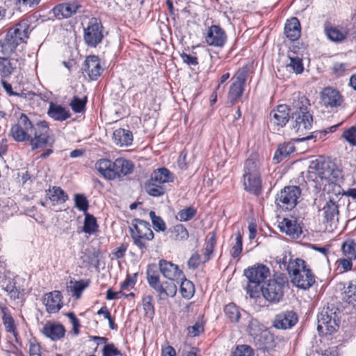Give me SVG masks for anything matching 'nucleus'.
Instances as JSON below:
<instances>
[{"instance_id": "obj_12", "label": "nucleus", "mask_w": 356, "mask_h": 356, "mask_svg": "<svg viewBox=\"0 0 356 356\" xmlns=\"http://www.w3.org/2000/svg\"><path fill=\"white\" fill-rule=\"evenodd\" d=\"M291 120L293 128L296 132L302 136L300 141H305L316 137L317 133L312 132L309 135L305 136L307 131L310 130L313 124V116L310 112H304L301 113H291Z\"/></svg>"}, {"instance_id": "obj_5", "label": "nucleus", "mask_w": 356, "mask_h": 356, "mask_svg": "<svg viewBox=\"0 0 356 356\" xmlns=\"http://www.w3.org/2000/svg\"><path fill=\"white\" fill-rule=\"evenodd\" d=\"M95 168L105 179L114 180L131 174L134 165L132 161L124 158H118L113 161L103 159L97 161Z\"/></svg>"}, {"instance_id": "obj_39", "label": "nucleus", "mask_w": 356, "mask_h": 356, "mask_svg": "<svg viewBox=\"0 0 356 356\" xmlns=\"http://www.w3.org/2000/svg\"><path fill=\"white\" fill-rule=\"evenodd\" d=\"M145 191L151 196L160 197L165 193V188L159 184H157L149 179L145 184Z\"/></svg>"}, {"instance_id": "obj_43", "label": "nucleus", "mask_w": 356, "mask_h": 356, "mask_svg": "<svg viewBox=\"0 0 356 356\" xmlns=\"http://www.w3.org/2000/svg\"><path fill=\"white\" fill-rule=\"evenodd\" d=\"M261 342L260 348L269 351L275 347V341L273 334L269 332H264L257 339Z\"/></svg>"}, {"instance_id": "obj_14", "label": "nucleus", "mask_w": 356, "mask_h": 356, "mask_svg": "<svg viewBox=\"0 0 356 356\" xmlns=\"http://www.w3.org/2000/svg\"><path fill=\"white\" fill-rule=\"evenodd\" d=\"M103 38V26L101 22L97 18L90 19L83 29L85 44L89 47L95 48L102 42Z\"/></svg>"}, {"instance_id": "obj_50", "label": "nucleus", "mask_w": 356, "mask_h": 356, "mask_svg": "<svg viewBox=\"0 0 356 356\" xmlns=\"http://www.w3.org/2000/svg\"><path fill=\"white\" fill-rule=\"evenodd\" d=\"M75 207L84 214L88 213L89 202L83 194L76 193L74 196Z\"/></svg>"}, {"instance_id": "obj_42", "label": "nucleus", "mask_w": 356, "mask_h": 356, "mask_svg": "<svg viewBox=\"0 0 356 356\" xmlns=\"http://www.w3.org/2000/svg\"><path fill=\"white\" fill-rule=\"evenodd\" d=\"M180 292L184 298L189 299L193 296L194 285L192 282L188 280L184 276V279H180Z\"/></svg>"}, {"instance_id": "obj_46", "label": "nucleus", "mask_w": 356, "mask_h": 356, "mask_svg": "<svg viewBox=\"0 0 356 356\" xmlns=\"http://www.w3.org/2000/svg\"><path fill=\"white\" fill-rule=\"evenodd\" d=\"M143 308L146 317L153 318L155 312L153 305V298L150 295L145 296L142 300Z\"/></svg>"}, {"instance_id": "obj_20", "label": "nucleus", "mask_w": 356, "mask_h": 356, "mask_svg": "<svg viewBox=\"0 0 356 356\" xmlns=\"http://www.w3.org/2000/svg\"><path fill=\"white\" fill-rule=\"evenodd\" d=\"M321 99L325 107L333 108L341 106L343 97L337 90L327 87L321 92Z\"/></svg>"}, {"instance_id": "obj_26", "label": "nucleus", "mask_w": 356, "mask_h": 356, "mask_svg": "<svg viewBox=\"0 0 356 356\" xmlns=\"http://www.w3.org/2000/svg\"><path fill=\"white\" fill-rule=\"evenodd\" d=\"M280 230L286 235L298 238L302 234V227L296 220L284 218L280 225Z\"/></svg>"}, {"instance_id": "obj_18", "label": "nucleus", "mask_w": 356, "mask_h": 356, "mask_svg": "<svg viewBox=\"0 0 356 356\" xmlns=\"http://www.w3.org/2000/svg\"><path fill=\"white\" fill-rule=\"evenodd\" d=\"M81 7L79 1L71 0L55 6L51 9V13L56 19H62L72 17Z\"/></svg>"}, {"instance_id": "obj_30", "label": "nucleus", "mask_w": 356, "mask_h": 356, "mask_svg": "<svg viewBox=\"0 0 356 356\" xmlns=\"http://www.w3.org/2000/svg\"><path fill=\"white\" fill-rule=\"evenodd\" d=\"M47 114L51 118L60 122L66 120L71 116L70 111L65 108L52 102L49 104Z\"/></svg>"}, {"instance_id": "obj_32", "label": "nucleus", "mask_w": 356, "mask_h": 356, "mask_svg": "<svg viewBox=\"0 0 356 356\" xmlns=\"http://www.w3.org/2000/svg\"><path fill=\"white\" fill-rule=\"evenodd\" d=\"M65 328L62 325L51 323L46 324L42 330L43 334L46 337L54 341L62 338L65 334Z\"/></svg>"}, {"instance_id": "obj_38", "label": "nucleus", "mask_w": 356, "mask_h": 356, "mask_svg": "<svg viewBox=\"0 0 356 356\" xmlns=\"http://www.w3.org/2000/svg\"><path fill=\"white\" fill-rule=\"evenodd\" d=\"M84 215L83 232L89 235L95 234L98 232L99 228L96 218L88 213H86Z\"/></svg>"}, {"instance_id": "obj_21", "label": "nucleus", "mask_w": 356, "mask_h": 356, "mask_svg": "<svg viewBox=\"0 0 356 356\" xmlns=\"http://www.w3.org/2000/svg\"><path fill=\"white\" fill-rule=\"evenodd\" d=\"M298 321V316L293 311H284L277 314L273 322L277 329L287 330L293 327Z\"/></svg>"}, {"instance_id": "obj_27", "label": "nucleus", "mask_w": 356, "mask_h": 356, "mask_svg": "<svg viewBox=\"0 0 356 356\" xmlns=\"http://www.w3.org/2000/svg\"><path fill=\"white\" fill-rule=\"evenodd\" d=\"M46 195L52 205L62 204L66 202L69 196L60 186H54L46 191Z\"/></svg>"}, {"instance_id": "obj_11", "label": "nucleus", "mask_w": 356, "mask_h": 356, "mask_svg": "<svg viewBox=\"0 0 356 356\" xmlns=\"http://www.w3.org/2000/svg\"><path fill=\"white\" fill-rule=\"evenodd\" d=\"M34 136L31 135V139L28 141L32 150L52 146L55 142L53 136L50 134V129L46 121H40L34 125L33 130Z\"/></svg>"}, {"instance_id": "obj_16", "label": "nucleus", "mask_w": 356, "mask_h": 356, "mask_svg": "<svg viewBox=\"0 0 356 356\" xmlns=\"http://www.w3.org/2000/svg\"><path fill=\"white\" fill-rule=\"evenodd\" d=\"M203 38L207 45L220 49L223 48L227 41L225 31L216 24L206 29L203 33Z\"/></svg>"}, {"instance_id": "obj_7", "label": "nucleus", "mask_w": 356, "mask_h": 356, "mask_svg": "<svg viewBox=\"0 0 356 356\" xmlns=\"http://www.w3.org/2000/svg\"><path fill=\"white\" fill-rule=\"evenodd\" d=\"M244 275L249 281L247 293L254 298L258 296L259 285L270 276V270L264 264H257L245 270Z\"/></svg>"}, {"instance_id": "obj_4", "label": "nucleus", "mask_w": 356, "mask_h": 356, "mask_svg": "<svg viewBox=\"0 0 356 356\" xmlns=\"http://www.w3.org/2000/svg\"><path fill=\"white\" fill-rule=\"evenodd\" d=\"M243 185L251 194L259 195L261 193V163L257 154H252L245 162Z\"/></svg>"}, {"instance_id": "obj_44", "label": "nucleus", "mask_w": 356, "mask_h": 356, "mask_svg": "<svg viewBox=\"0 0 356 356\" xmlns=\"http://www.w3.org/2000/svg\"><path fill=\"white\" fill-rule=\"evenodd\" d=\"M264 330V326L259 322L258 320L255 318H252L250 320L248 325V332L250 336H252L254 339H257L258 337L262 334V331Z\"/></svg>"}, {"instance_id": "obj_62", "label": "nucleus", "mask_w": 356, "mask_h": 356, "mask_svg": "<svg viewBox=\"0 0 356 356\" xmlns=\"http://www.w3.org/2000/svg\"><path fill=\"white\" fill-rule=\"evenodd\" d=\"M67 316L70 320V322L73 326V331L75 334H79V329L81 326L79 320L76 318L75 314L72 312H70L67 314Z\"/></svg>"}, {"instance_id": "obj_60", "label": "nucleus", "mask_w": 356, "mask_h": 356, "mask_svg": "<svg viewBox=\"0 0 356 356\" xmlns=\"http://www.w3.org/2000/svg\"><path fill=\"white\" fill-rule=\"evenodd\" d=\"M137 274L135 273L132 276L128 275L125 280L121 283L120 288L122 290H129L134 288L136 282Z\"/></svg>"}, {"instance_id": "obj_59", "label": "nucleus", "mask_w": 356, "mask_h": 356, "mask_svg": "<svg viewBox=\"0 0 356 356\" xmlns=\"http://www.w3.org/2000/svg\"><path fill=\"white\" fill-rule=\"evenodd\" d=\"M342 136L349 144L356 146V127H351L343 132Z\"/></svg>"}, {"instance_id": "obj_54", "label": "nucleus", "mask_w": 356, "mask_h": 356, "mask_svg": "<svg viewBox=\"0 0 356 356\" xmlns=\"http://www.w3.org/2000/svg\"><path fill=\"white\" fill-rule=\"evenodd\" d=\"M86 98L81 99L76 96H74L70 105L74 113H81L85 110L86 105Z\"/></svg>"}, {"instance_id": "obj_1", "label": "nucleus", "mask_w": 356, "mask_h": 356, "mask_svg": "<svg viewBox=\"0 0 356 356\" xmlns=\"http://www.w3.org/2000/svg\"><path fill=\"white\" fill-rule=\"evenodd\" d=\"M146 278L149 286L156 293L159 302L176 296L177 284L184 274L179 266L171 261L161 259L159 266L149 264L147 266Z\"/></svg>"}, {"instance_id": "obj_3", "label": "nucleus", "mask_w": 356, "mask_h": 356, "mask_svg": "<svg viewBox=\"0 0 356 356\" xmlns=\"http://www.w3.org/2000/svg\"><path fill=\"white\" fill-rule=\"evenodd\" d=\"M29 36V24L26 21H21L9 29L5 38L0 40V56L17 57V47L26 43Z\"/></svg>"}, {"instance_id": "obj_55", "label": "nucleus", "mask_w": 356, "mask_h": 356, "mask_svg": "<svg viewBox=\"0 0 356 356\" xmlns=\"http://www.w3.org/2000/svg\"><path fill=\"white\" fill-rule=\"evenodd\" d=\"M243 250V238L240 232H238L235 238V244L232 247L230 253L233 258L239 257Z\"/></svg>"}, {"instance_id": "obj_2", "label": "nucleus", "mask_w": 356, "mask_h": 356, "mask_svg": "<svg viewBox=\"0 0 356 356\" xmlns=\"http://www.w3.org/2000/svg\"><path fill=\"white\" fill-rule=\"evenodd\" d=\"M286 268L291 283L298 289L307 290L315 283V275L306 261L292 255H283L280 266Z\"/></svg>"}, {"instance_id": "obj_58", "label": "nucleus", "mask_w": 356, "mask_h": 356, "mask_svg": "<svg viewBox=\"0 0 356 356\" xmlns=\"http://www.w3.org/2000/svg\"><path fill=\"white\" fill-rule=\"evenodd\" d=\"M234 356H254V351L248 345H238L233 353Z\"/></svg>"}, {"instance_id": "obj_33", "label": "nucleus", "mask_w": 356, "mask_h": 356, "mask_svg": "<svg viewBox=\"0 0 356 356\" xmlns=\"http://www.w3.org/2000/svg\"><path fill=\"white\" fill-rule=\"evenodd\" d=\"M294 151L295 147L293 143L291 142L284 143L278 146L275 152L273 161L275 163H279Z\"/></svg>"}, {"instance_id": "obj_56", "label": "nucleus", "mask_w": 356, "mask_h": 356, "mask_svg": "<svg viewBox=\"0 0 356 356\" xmlns=\"http://www.w3.org/2000/svg\"><path fill=\"white\" fill-rule=\"evenodd\" d=\"M2 320H3V323L6 327V331L8 332L13 333V335L16 338V341H17V332L15 330V323H14V320H13V317L11 316L10 314L6 315L4 316H2Z\"/></svg>"}, {"instance_id": "obj_6", "label": "nucleus", "mask_w": 356, "mask_h": 356, "mask_svg": "<svg viewBox=\"0 0 356 356\" xmlns=\"http://www.w3.org/2000/svg\"><path fill=\"white\" fill-rule=\"evenodd\" d=\"M287 277L281 273L270 279L259 289L264 298L270 303H278L284 296V289L288 286Z\"/></svg>"}, {"instance_id": "obj_51", "label": "nucleus", "mask_w": 356, "mask_h": 356, "mask_svg": "<svg viewBox=\"0 0 356 356\" xmlns=\"http://www.w3.org/2000/svg\"><path fill=\"white\" fill-rule=\"evenodd\" d=\"M149 215L156 232H164L166 229L165 222L160 216H156L154 211H151Z\"/></svg>"}, {"instance_id": "obj_13", "label": "nucleus", "mask_w": 356, "mask_h": 356, "mask_svg": "<svg viewBox=\"0 0 356 356\" xmlns=\"http://www.w3.org/2000/svg\"><path fill=\"white\" fill-rule=\"evenodd\" d=\"M300 194L301 190L299 186H285L277 194L275 203L282 209L291 210L296 206Z\"/></svg>"}, {"instance_id": "obj_36", "label": "nucleus", "mask_w": 356, "mask_h": 356, "mask_svg": "<svg viewBox=\"0 0 356 356\" xmlns=\"http://www.w3.org/2000/svg\"><path fill=\"white\" fill-rule=\"evenodd\" d=\"M343 289V300L354 307L356 306V280L349 282Z\"/></svg>"}, {"instance_id": "obj_41", "label": "nucleus", "mask_w": 356, "mask_h": 356, "mask_svg": "<svg viewBox=\"0 0 356 356\" xmlns=\"http://www.w3.org/2000/svg\"><path fill=\"white\" fill-rule=\"evenodd\" d=\"M172 237L176 241H186L188 238L187 229L182 224H177L170 229Z\"/></svg>"}, {"instance_id": "obj_17", "label": "nucleus", "mask_w": 356, "mask_h": 356, "mask_svg": "<svg viewBox=\"0 0 356 356\" xmlns=\"http://www.w3.org/2000/svg\"><path fill=\"white\" fill-rule=\"evenodd\" d=\"M289 120V108L286 104L278 105L269 114V124L273 131H279Z\"/></svg>"}, {"instance_id": "obj_64", "label": "nucleus", "mask_w": 356, "mask_h": 356, "mask_svg": "<svg viewBox=\"0 0 356 356\" xmlns=\"http://www.w3.org/2000/svg\"><path fill=\"white\" fill-rule=\"evenodd\" d=\"M348 65L344 63H336L333 65V72L337 75H342L343 72L347 70Z\"/></svg>"}, {"instance_id": "obj_28", "label": "nucleus", "mask_w": 356, "mask_h": 356, "mask_svg": "<svg viewBox=\"0 0 356 356\" xmlns=\"http://www.w3.org/2000/svg\"><path fill=\"white\" fill-rule=\"evenodd\" d=\"M310 102L307 97L300 93L294 94L291 104V113L309 112Z\"/></svg>"}, {"instance_id": "obj_15", "label": "nucleus", "mask_w": 356, "mask_h": 356, "mask_svg": "<svg viewBox=\"0 0 356 356\" xmlns=\"http://www.w3.org/2000/svg\"><path fill=\"white\" fill-rule=\"evenodd\" d=\"M34 124L24 113H22L17 122L10 128V135L16 142H24L31 139V134L33 133Z\"/></svg>"}, {"instance_id": "obj_49", "label": "nucleus", "mask_w": 356, "mask_h": 356, "mask_svg": "<svg viewBox=\"0 0 356 356\" xmlns=\"http://www.w3.org/2000/svg\"><path fill=\"white\" fill-rule=\"evenodd\" d=\"M72 283V282H71ZM89 280H81L73 282V285L70 286V291L73 293V296L76 298H80L83 290L89 285Z\"/></svg>"}, {"instance_id": "obj_24", "label": "nucleus", "mask_w": 356, "mask_h": 356, "mask_svg": "<svg viewBox=\"0 0 356 356\" xmlns=\"http://www.w3.org/2000/svg\"><path fill=\"white\" fill-rule=\"evenodd\" d=\"M62 299V294L58 291H54L45 294L44 303L47 312L50 314L58 312L63 307Z\"/></svg>"}, {"instance_id": "obj_40", "label": "nucleus", "mask_w": 356, "mask_h": 356, "mask_svg": "<svg viewBox=\"0 0 356 356\" xmlns=\"http://www.w3.org/2000/svg\"><path fill=\"white\" fill-rule=\"evenodd\" d=\"M216 243V234L211 232L209 238L207 239L205 246L203 249L204 261H207L210 259L211 256L213 252V250Z\"/></svg>"}, {"instance_id": "obj_47", "label": "nucleus", "mask_w": 356, "mask_h": 356, "mask_svg": "<svg viewBox=\"0 0 356 356\" xmlns=\"http://www.w3.org/2000/svg\"><path fill=\"white\" fill-rule=\"evenodd\" d=\"M204 331V322L202 318H199L193 325L187 327L188 335L190 337H198Z\"/></svg>"}, {"instance_id": "obj_35", "label": "nucleus", "mask_w": 356, "mask_h": 356, "mask_svg": "<svg viewBox=\"0 0 356 356\" xmlns=\"http://www.w3.org/2000/svg\"><path fill=\"white\" fill-rule=\"evenodd\" d=\"M321 211L324 220L327 222H332L334 217L339 214L338 205L332 200L327 201Z\"/></svg>"}, {"instance_id": "obj_23", "label": "nucleus", "mask_w": 356, "mask_h": 356, "mask_svg": "<svg viewBox=\"0 0 356 356\" xmlns=\"http://www.w3.org/2000/svg\"><path fill=\"white\" fill-rule=\"evenodd\" d=\"M309 168L314 170L315 173L321 179H325L328 181H332V179L335 176L334 175V170L332 165L329 162L322 159H316L312 161Z\"/></svg>"}, {"instance_id": "obj_10", "label": "nucleus", "mask_w": 356, "mask_h": 356, "mask_svg": "<svg viewBox=\"0 0 356 356\" xmlns=\"http://www.w3.org/2000/svg\"><path fill=\"white\" fill-rule=\"evenodd\" d=\"M339 314V309L333 305L323 308L318 315V331L325 330L330 334L337 331L340 323Z\"/></svg>"}, {"instance_id": "obj_29", "label": "nucleus", "mask_w": 356, "mask_h": 356, "mask_svg": "<svg viewBox=\"0 0 356 356\" xmlns=\"http://www.w3.org/2000/svg\"><path fill=\"white\" fill-rule=\"evenodd\" d=\"M300 24L297 17H291L286 21L284 33L291 41L297 40L300 37Z\"/></svg>"}, {"instance_id": "obj_53", "label": "nucleus", "mask_w": 356, "mask_h": 356, "mask_svg": "<svg viewBox=\"0 0 356 356\" xmlns=\"http://www.w3.org/2000/svg\"><path fill=\"white\" fill-rule=\"evenodd\" d=\"M197 211L193 207H188L186 209L180 210L177 216L180 221L186 222L191 220L196 214Z\"/></svg>"}, {"instance_id": "obj_52", "label": "nucleus", "mask_w": 356, "mask_h": 356, "mask_svg": "<svg viewBox=\"0 0 356 356\" xmlns=\"http://www.w3.org/2000/svg\"><path fill=\"white\" fill-rule=\"evenodd\" d=\"M225 315L232 322H238L240 319V314L237 307L234 304L227 305L224 309Z\"/></svg>"}, {"instance_id": "obj_63", "label": "nucleus", "mask_w": 356, "mask_h": 356, "mask_svg": "<svg viewBox=\"0 0 356 356\" xmlns=\"http://www.w3.org/2000/svg\"><path fill=\"white\" fill-rule=\"evenodd\" d=\"M201 262L200 256L197 253L193 254L188 261V266L190 268H197Z\"/></svg>"}, {"instance_id": "obj_31", "label": "nucleus", "mask_w": 356, "mask_h": 356, "mask_svg": "<svg viewBox=\"0 0 356 356\" xmlns=\"http://www.w3.org/2000/svg\"><path fill=\"white\" fill-rule=\"evenodd\" d=\"M114 143L120 147L129 146L132 143L133 135L131 131L124 129H118L113 134Z\"/></svg>"}, {"instance_id": "obj_57", "label": "nucleus", "mask_w": 356, "mask_h": 356, "mask_svg": "<svg viewBox=\"0 0 356 356\" xmlns=\"http://www.w3.org/2000/svg\"><path fill=\"white\" fill-rule=\"evenodd\" d=\"M103 356H122L120 350L113 343H106L102 349Z\"/></svg>"}, {"instance_id": "obj_25", "label": "nucleus", "mask_w": 356, "mask_h": 356, "mask_svg": "<svg viewBox=\"0 0 356 356\" xmlns=\"http://www.w3.org/2000/svg\"><path fill=\"white\" fill-rule=\"evenodd\" d=\"M20 62L17 57L0 56V76L1 79L8 78L19 66Z\"/></svg>"}, {"instance_id": "obj_22", "label": "nucleus", "mask_w": 356, "mask_h": 356, "mask_svg": "<svg viewBox=\"0 0 356 356\" xmlns=\"http://www.w3.org/2000/svg\"><path fill=\"white\" fill-rule=\"evenodd\" d=\"M83 70L91 80H97L103 72L104 68L99 58L97 56L92 55L86 57Z\"/></svg>"}, {"instance_id": "obj_37", "label": "nucleus", "mask_w": 356, "mask_h": 356, "mask_svg": "<svg viewBox=\"0 0 356 356\" xmlns=\"http://www.w3.org/2000/svg\"><path fill=\"white\" fill-rule=\"evenodd\" d=\"M325 33L329 40L337 42L343 40L347 35L346 31L337 27L328 25L325 26Z\"/></svg>"}, {"instance_id": "obj_48", "label": "nucleus", "mask_w": 356, "mask_h": 356, "mask_svg": "<svg viewBox=\"0 0 356 356\" xmlns=\"http://www.w3.org/2000/svg\"><path fill=\"white\" fill-rule=\"evenodd\" d=\"M343 253L350 259H356V243L353 240L345 241L341 246Z\"/></svg>"}, {"instance_id": "obj_45", "label": "nucleus", "mask_w": 356, "mask_h": 356, "mask_svg": "<svg viewBox=\"0 0 356 356\" xmlns=\"http://www.w3.org/2000/svg\"><path fill=\"white\" fill-rule=\"evenodd\" d=\"M288 58L290 60L288 66L291 67L296 74L302 73L304 70L302 58L296 56L294 52H289Z\"/></svg>"}, {"instance_id": "obj_19", "label": "nucleus", "mask_w": 356, "mask_h": 356, "mask_svg": "<svg viewBox=\"0 0 356 356\" xmlns=\"http://www.w3.org/2000/svg\"><path fill=\"white\" fill-rule=\"evenodd\" d=\"M22 281V279L19 276L5 279L2 287L11 299H20L24 296V287L21 284Z\"/></svg>"}, {"instance_id": "obj_61", "label": "nucleus", "mask_w": 356, "mask_h": 356, "mask_svg": "<svg viewBox=\"0 0 356 356\" xmlns=\"http://www.w3.org/2000/svg\"><path fill=\"white\" fill-rule=\"evenodd\" d=\"M183 62L190 66H196L198 65V59L196 56L183 52L180 54Z\"/></svg>"}, {"instance_id": "obj_9", "label": "nucleus", "mask_w": 356, "mask_h": 356, "mask_svg": "<svg viewBox=\"0 0 356 356\" xmlns=\"http://www.w3.org/2000/svg\"><path fill=\"white\" fill-rule=\"evenodd\" d=\"M249 67L244 65L239 68L232 76V83L227 93V100L232 104H235L242 97L245 83L248 78Z\"/></svg>"}, {"instance_id": "obj_8", "label": "nucleus", "mask_w": 356, "mask_h": 356, "mask_svg": "<svg viewBox=\"0 0 356 356\" xmlns=\"http://www.w3.org/2000/svg\"><path fill=\"white\" fill-rule=\"evenodd\" d=\"M130 232L134 244L142 252L146 250L147 248V242L152 241L154 236L149 223L138 218L133 220Z\"/></svg>"}, {"instance_id": "obj_34", "label": "nucleus", "mask_w": 356, "mask_h": 356, "mask_svg": "<svg viewBox=\"0 0 356 356\" xmlns=\"http://www.w3.org/2000/svg\"><path fill=\"white\" fill-rule=\"evenodd\" d=\"M152 181L163 185L165 183L172 182L174 177L172 174L165 168H159L154 170L149 179Z\"/></svg>"}]
</instances>
